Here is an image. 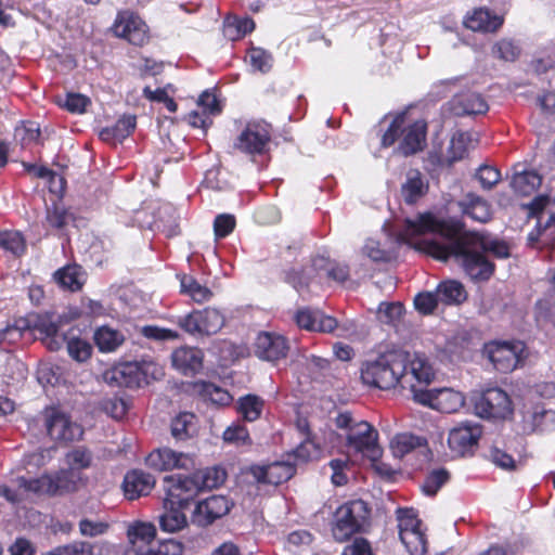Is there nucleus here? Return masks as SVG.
<instances>
[{
	"label": "nucleus",
	"mask_w": 555,
	"mask_h": 555,
	"mask_svg": "<svg viewBox=\"0 0 555 555\" xmlns=\"http://www.w3.org/2000/svg\"><path fill=\"white\" fill-rule=\"evenodd\" d=\"M436 236L443 242L438 238L424 242L430 256L443 261L451 256L461 259L465 272L473 280H488L493 274L494 266L487 259L486 253H492L498 258L509 256L506 243L477 232L459 234L455 225L441 220L439 228H436Z\"/></svg>",
	"instance_id": "nucleus-1"
},
{
	"label": "nucleus",
	"mask_w": 555,
	"mask_h": 555,
	"mask_svg": "<svg viewBox=\"0 0 555 555\" xmlns=\"http://www.w3.org/2000/svg\"><path fill=\"white\" fill-rule=\"evenodd\" d=\"M436 228H439V220L430 214L420 215L415 219H406L403 228L398 232L395 241L382 245L379 241L367 238L362 253L373 261H389L392 257L395 246L399 243L408 244L417 250L428 255L425 249V241H436Z\"/></svg>",
	"instance_id": "nucleus-2"
},
{
	"label": "nucleus",
	"mask_w": 555,
	"mask_h": 555,
	"mask_svg": "<svg viewBox=\"0 0 555 555\" xmlns=\"http://www.w3.org/2000/svg\"><path fill=\"white\" fill-rule=\"evenodd\" d=\"M73 474L69 472L46 473L36 478L18 476L14 479L15 489L0 487V495L12 503L40 496H61L74 492Z\"/></svg>",
	"instance_id": "nucleus-3"
},
{
	"label": "nucleus",
	"mask_w": 555,
	"mask_h": 555,
	"mask_svg": "<svg viewBox=\"0 0 555 555\" xmlns=\"http://www.w3.org/2000/svg\"><path fill=\"white\" fill-rule=\"evenodd\" d=\"M335 424L346 439V446L354 453L367 457L371 462L379 460L382 449L378 446V433L366 421L358 420L349 412L339 413Z\"/></svg>",
	"instance_id": "nucleus-4"
},
{
	"label": "nucleus",
	"mask_w": 555,
	"mask_h": 555,
	"mask_svg": "<svg viewBox=\"0 0 555 555\" xmlns=\"http://www.w3.org/2000/svg\"><path fill=\"white\" fill-rule=\"evenodd\" d=\"M404 350L391 349L361 366L362 382L372 387L388 390L399 385V374L403 372Z\"/></svg>",
	"instance_id": "nucleus-5"
},
{
	"label": "nucleus",
	"mask_w": 555,
	"mask_h": 555,
	"mask_svg": "<svg viewBox=\"0 0 555 555\" xmlns=\"http://www.w3.org/2000/svg\"><path fill=\"white\" fill-rule=\"evenodd\" d=\"M427 125L424 120L406 121V113L397 114L390 122L388 129L382 137L384 147L391 146L402 135V141L398 146L399 153L404 156L415 154L422 151L426 142Z\"/></svg>",
	"instance_id": "nucleus-6"
},
{
	"label": "nucleus",
	"mask_w": 555,
	"mask_h": 555,
	"mask_svg": "<svg viewBox=\"0 0 555 555\" xmlns=\"http://www.w3.org/2000/svg\"><path fill=\"white\" fill-rule=\"evenodd\" d=\"M164 376V370L153 361L124 362L103 373L106 384L116 387L139 388Z\"/></svg>",
	"instance_id": "nucleus-7"
},
{
	"label": "nucleus",
	"mask_w": 555,
	"mask_h": 555,
	"mask_svg": "<svg viewBox=\"0 0 555 555\" xmlns=\"http://www.w3.org/2000/svg\"><path fill=\"white\" fill-rule=\"evenodd\" d=\"M370 509L362 500L349 501L340 505L333 517L332 534L338 542L361 532L369 524Z\"/></svg>",
	"instance_id": "nucleus-8"
},
{
	"label": "nucleus",
	"mask_w": 555,
	"mask_h": 555,
	"mask_svg": "<svg viewBox=\"0 0 555 555\" xmlns=\"http://www.w3.org/2000/svg\"><path fill=\"white\" fill-rule=\"evenodd\" d=\"M36 328L43 335L42 341L48 349L59 350L66 341L68 354L75 361L85 362L91 357L92 347L87 340L61 334L59 324L51 318H40L36 323Z\"/></svg>",
	"instance_id": "nucleus-9"
},
{
	"label": "nucleus",
	"mask_w": 555,
	"mask_h": 555,
	"mask_svg": "<svg viewBox=\"0 0 555 555\" xmlns=\"http://www.w3.org/2000/svg\"><path fill=\"white\" fill-rule=\"evenodd\" d=\"M434 376L433 366L425 356L404 350L403 372L399 374V385L411 391L414 401L418 391L427 390L426 387L433 382Z\"/></svg>",
	"instance_id": "nucleus-10"
},
{
	"label": "nucleus",
	"mask_w": 555,
	"mask_h": 555,
	"mask_svg": "<svg viewBox=\"0 0 555 555\" xmlns=\"http://www.w3.org/2000/svg\"><path fill=\"white\" fill-rule=\"evenodd\" d=\"M485 354L495 370L509 373L524 361L526 347L519 340H493L485 345Z\"/></svg>",
	"instance_id": "nucleus-11"
},
{
	"label": "nucleus",
	"mask_w": 555,
	"mask_h": 555,
	"mask_svg": "<svg viewBox=\"0 0 555 555\" xmlns=\"http://www.w3.org/2000/svg\"><path fill=\"white\" fill-rule=\"evenodd\" d=\"M43 423L49 437L56 442H74L82 439L83 427L59 408H46Z\"/></svg>",
	"instance_id": "nucleus-12"
},
{
	"label": "nucleus",
	"mask_w": 555,
	"mask_h": 555,
	"mask_svg": "<svg viewBox=\"0 0 555 555\" xmlns=\"http://www.w3.org/2000/svg\"><path fill=\"white\" fill-rule=\"evenodd\" d=\"M271 129L264 121H250L236 137L233 147L247 155H262L270 145Z\"/></svg>",
	"instance_id": "nucleus-13"
},
{
	"label": "nucleus",
	"mask_w": 555,
	"mask_h": 555,
	"mask_svg": "<svg viewBox=\"0 0 555 555\" xmlns=\"http://www.w3.org/2000/svg\"><path fill=\"white\" fill-rule=\"evenodd\" d=\"M225 323L224 315L215 308L194 310L179 318L178 324L186 333L199 336L217 334Z\"/></svg>",
	"instance_id": "nucleus-14"
},
{
	"label": "nucleus",
	"mask_w": 555,
	"mask_h": 555,
	"mask_svg": "<svg viewBox=\"0 0 555 555\" xmlns=\"http://www.w3.org/2000/svg\"><path fill=\"white\" fill-rule=\"evenodd\" d=\"M112 30L134 46H143L149 40V27L134 12L124 10L117 13Z\"/></svg>",
	"instance_id": "nucleus-15"
},
{
	"label": "nucleus",
	"mask_w": 555,
	"mask_h": 555,
	"mask_svg": "<svg viewBox=\"0 0 555 555\" xmlns=\"http://www.w3.org/2000/svg\"><path fill=\"white\" fill-rule=\"evenodd\" d=\"M415 402L442 413H454L464 405L465 397L452 388L427 389L417 392Z\"/></svg>",
	"instance_id": "nucleus-16"
},
{
	"label": "nucleus",
	"mask_w": 555,
	"mask_h": 555,
	"mask_svg": "<svg viewBox=\"0 0 555 555\" xmlns=\"http://www.w3.org/2000/svg\"><path fill=\"white\" fill-rule=\"evenodd\" d=\"M481 427L472 422H464L453 427L448 436V444L456 456L472 454L481 437Z\"/></svg>",
	"instance_id": "nucleus-17"
},
{
	"label": "nucleus",
	"mask_w": 555,
	"mask_h": 555,
	"mask_svg": "<svg viewBox=\"0 0 555 555\" xmlns=\"http://www.w3.org/2000/svg\"><path fill=\"white\" fill-rule=\"evenodd\" d=\"M167 504L186 507L201 490L194 474L190 476H170L165 478Z\"/></svg>",
	"instance_id": "nucleus-18"
},
{
	"label": "nucleus",
	"mask_w": 555,
	"mask_h": 555,
	"mask_svg": "<svg viewBox=\"0 0 555 555\" xmlns=\"http://www.w3.org/2000/svg\"><path fill=\"white\" fill-rule=\"evenodd\" d=\"M145 463L150 468L157 472L190 469L195 465L193 455L170 448H159L152 451L146 456Z\"/></svg>",
	"instance_id": "nucleus-19"
},
{
	"label": "nucleus",
	"mask_w": 555,
	"mask_h": 555,
	"mask_svg": "<svg viewBox=\"0 0 555 555\" xmlns=\"http://www.w3.org/2000/svg\"><path fill=\"white\" fill-rule=\"evenodd\" d=\"M521 429L525 434L546 430L555 424V411L547 410L540 402L527 400L520 411Z\"/></svg>",
	"instance_id": "nucleus-20"
},
{
	"label": "nucleus",
	"mask_w": 555,
	"mask_h": 555,
	"mask_svg": "<svg viewBox=\"0 0 555 555\" xmlns=\"http://www.w3.org/2000/svg\"><path fill=\"white\" fill-rule=\"evenodd\" d=\"M475 409L482 417L504 418L512 412V401L504 390L490 388L478 398Z\"/></svg>",
	"instance_id": "nucleus-21"
},
{
	"label": "nucleus",
	"mask_w": 555,
	"mask_h": 555,
	"mask_svg": "<svg viewBox=\"0 0 555 555\" xmlns=\"http://www.w3.org/2000/svg\"><path fill=\"white\" fill-rule=\"evenodd\" d=\"M295 472V465L289 461H276L267 465H254L249 468V473L257 483L271 486L287 481Z\"/></svg>",
	"instance_id": "nucleus-22"
},
{
	"label": "nucleus",
	"mask_w": 555,
	"mask_h": 555,
	"mask_svg": "<svg viewBox=\"0 0 555 555\" xmlns=\"http://www.w3.org/2000/svg\"><path fill=\"white\" fill-rule=\"evenodd\" d=\"M289 350L286 338L278 333H259L255 344L256 356L269 362H276L286 358Z\"/></svg>",
	"instance_id": "nucleus-23"
},
{
	"label": "nucleus",
	"mask_w": 555,
	"mask_h": 555,
	"mask_svg": "<svg viewBox=\"0 0 555 555\" xmlns=\"http://www.w3.org/2000/svg\"><path fill=\"white\" fill-rule=\"evenodd\" d=\"M230 502L225 496L211 495L196 504L192 514V522L198 526H207L228 514Z\"/></svg>",
	"instance_id": "nucleus-24"
},
{
	"label": "nucleus",
	"mask_w": 555,
	"mask_h": 555,
	"mask_svg": "<svg viewBox=\"0 0 555 555\" xmlns=\"http://www.w3.org/2000/svg\"><path fill=\"white\" fill-rule=\"evenodd\" d=\"M294 320L299 328L309 332L332 333L338 326L336 319L324 314L319 309H298L294 315Z\"/></svg>",
	"instance_id": "nucleus-25"
},
{
	"label": "nucleus",
	"mask_w": 555,
	"mask_h": 555,
	"mask_svg": "<svg viewBox=\"0 0 555 555\" xmlns=\"http://www.w3.org/2000/svg\"><path fill=\"white\" fill-rule=\"evenodd\" d=\"M67 468L59 469L57 472H69L73 474L74 492L85 483L81 470L88 469L93 463V453L88 448L80 446L72 449L65 455Z\"/></svg>",
	"instance_id": "nucleus-26"
},
{
	"label": "nucleus",
	"mask_w": 555,
	"mask_h": 555,
	"mask_svg": "<svg viewBox=\"0 0 555 555\" xmlns=\"http://www.w3.org/2000/svg\"><path fill=\"white\" fill-rule=\"evenodd\" d=\"M333 261L323 256H318L312 259V263L310 268H306L304 270H291L286 273V282L293 285L295 289L298 292L302 291L305 287L309 285V280L311 279V273L314 272L315 275L320 279L326 278L328 273V269H331Z\"/></svg>",
	"instance_id": "nucleus-27"
},
{
	"label": "nucleus",
	"mask_w": 555,
	"mask_h": 555,
	"mask_svg": "<svg viewBox=\"0 0 555 555\" xmlns=\"http://www.w3.org/2000/svg\"><path fill=\"white\" fill-rule=\"evenodd\" d=\"M204 352L196 347L183 346L171 353L172 366L183 375H194L203 367Z\"/></svg>",
	"instance_id": "nucleus-28"
},
{
	"label": "nucleus",
	"mask_w": 555,
	"mask_h": 555,
	"mask_svg": "<svg viewBox=\"0 0 555 555\" xmlns=\"http://www.w3.org/2000/svg\"><path fill=\"white\" fill-rule=\"evenodd\" d=\"M125 495L129 500H135L141 495H147L155 486V478L143 470L133 469L124 479Z\"/></svg>",
	"instance_id": "nucleus-29"
},
{
	"label": "nucleus",
	"mask_w": 555,
	"mask_h": 555,
	"mask_svg": "<svg viewBox=\"0 0 555 555\" xmlns=\"http://www.w3.org/2000/svg\"><path fill=\"white\" fill-rule=\"evenodd\" d=\"M503 16L480 8L467 14L464 25L473 31L494 33L503 25Z\"/></svg>",
	"instance_id": "nucleus-30"
},
{
	"label": "nucleus",
	"mask_w": 555,
	"mask_h": 555,
	"mask_svg": "<svg viewBox=\"0 0 555 555\" xmlns=\"http://www.w3.org/2000/svg\"><path fill=\"white\" fill-rule=\"evenodd\" d=\"M488 108L486 100L475 92L457 94L450 102V109L456 116L485 114Z\"/></svg>",
	"instance_id": "nucleus-31"
},
{
	"label": "nucleus",
	"mask_w": 555,
	"mask_h": 555,
	"mask_svg": "<svg viewBox=\"0 0 555 555\" xmlns=\"http://www.w3.org/2000/svg\"><path fill=\"white\" fill-rule=\"evenodd\" d=\"M529 209L537 217L539 235H544L555 223V198L538 196L530 203Z\"/></svg>",
	"instance_id": "nucleus-32"
},
{
	"label": "nucleus",
	"mask_w": 555,
	"mask_h": 555,
	"mask_svg": "<svg viewBox=\"0 0 555 555\" xmlns=\"http://www.w3.org/2000/svg\"><path fill=\"white\" fill-rule=\"evenodd\" d=\"M459 207L463 215L475 221L485 223L491 218V208L488 202L474 193H467L459 202Z\"/></svg>",
	"instance_id": "nucleus-33"
},
{
	"label": "nucleus",
	"mask_w": 555,
	"mask_h": 555,
	"mask_svg": "<svg viewBox=\"0 0 555 555\" xmlns=\"http://www.w3.org/2000/svg\"><path fill=\"white\" fill-rule=\"evenodd\" d=\"M439 301L447 306H457L467 299L464 285L455 280L442 281L436 287Z\"/></svg>",
	"instance_id": "nucleus-34"
},
{
	"label": "nucleus",
	"mask_w": 555,
	"mask_h": 555,
	"mask_svg": "<svg viewBox=\"0 0 555 555\" xmlns=\"http://www.w3.org/2000/svg\"><path fill=\"white\" fill-rule=\"evenodd\" d=\"M137 117L134 115L121 116L113 127L105 128L100 132L103 141L121 142L135 129Z\"/></svg>",
	"instance_id": "nucleus-35"
},
{
	"label": "nucleus",
	"mask_w": 555,
	"mask_h": 555,
	"mask_svg": "<svg viewBox=\"0 0 555 555\" xmlns=\"http://www.w3.org/2000/svg\"><path fill=\"white\" fill-rule=\"evenodd\" d=\"M184 507H179L177 504H167L164 501V513L159 516V526L166 532H176L183 529L186 524V516L182 512Z\"/></svg>",
	"instance_id": "nucleus-36"
},
{
	"label": "nucleus",
	"mask_w": 555,
	"mask_h": 555,
	"mask_svg": "<svg viewBox=\"0 0 555 555\" xmlns=\"http://www.w3.org/2000/svg\"><path fill=\"white\" fill-rule=\"evenodd\" d=\"M194 390L205 401H209L218 406L229 405L233 398L230 392L216 384L209 382H197L194 384Z\"/></svg>",
	"instance_id": "nucleus-37"
},
{
	"label": "nucleus",
	"mask_w": 555,
	"mask_h": 555,
	"mask_svg": "<svg viewBox=\"0 0 555 555\" xmlns=\"http://www.w3.org/2000/svg\"><path fill=\"white\" fill-rule=\"evenodd\" d=\"M425 447V438L408 433L396 435L390 442L391 451L397 457H403L415 449Z\"/></svg>",
	"instance_id": "nucleus-38"
},
{
	"label": "nucleus",
	"mask_w": 555,
	"mask_h": 555,
	"mask_svg": "<svg viewBox=\"0 0 555 555\" xmlns=\"http://www.w3.org/2000/svg\"><path fill=\"white\" fill-rule=\"evenodd\" d=\"M264 401L257 395L248 393L238 398L236 411L247 422L257 421L262 413Z\"/></svg>",
	"instance_id": "nucleus-39"
},
{
	"label": "nucleus",
	"mask_w": 555,
	"mask_h": 555,
	"mask_svg": "<svg viewBox=\"0 0 555 555\" xmlns=\"http://www.w3.org/2000/svg\"><path fill=\"white\" fill-rule=\"evenodd\" d=\"M94 341L103 352L115 351L125 341V335L109 326H101L94 333Z\"/></svg>",
	"instance_id": "nucleus-40"
},
{
	"label": "nucleus",
	"mask_w": 555,
	"mask_h": 555,
	"mask_svg": "<svg viewBox=\"0 0 555 555\" xmlns=\"http://www.w3.org/2000/svg\"><path fill=\"white\" fill-rule=\"evenodd\" d=\"M181 293L191 297L195 302L203 304L212 298V292L199 284L193 276L183 274L180 278Z\"/></svg>",
	"instance_id": "nucleus-41"
},
{
	"label": "nucleus",
	"mask_w": 555,
	"mask_h": 555,
	"mask_svg": "<svg viewBox=\"0 0 555 555\" xmlns=\"http://www.w3.org/2000/svg\"><path fill=\"white\" fill-rule=\"evenodd\" d=\"M54 279L63 288L72 292L80 289L85 283L83 273L77 266H67L57 270Z\"/></svg>",
	"instance_id": "nucleus-42"
},
{
	"label": "nucleus",
	"mask_w": 555,
	"mask_h": 555,
	"mask_svg": "<svg viewBox=\"0 0 555 555\" xmlns=\"http://www.w3.org/2000/svg\"><path fill=\"white\" fill-rule=\"evenodd\" d=\"M196 430V416L190 412L179 413L171 421V435L176 440H185Z\"/></svg>",
	"instance_id": "nucleus-43"
},
{
	"label": "nucleus",
	"mask_w": 555,
	"mask_h": 555,
	"mask_svg": "<svg viewBox=\"0 0 555 555\" xmlns=\"http://www.w3.org/2000/svg\"><path fill=\"white\" fill-rule=\"evenodd\" d=\"M541 184V177L532 170L516 172L511 185L516 193L522 196L530 195Z\"/></svg>",
	"instance_id": "nucleus-44"
},
{
	"label": "nucleus",
	"mask_w": 555,
	"mask_h": 555,
	"mask_svg": "<svg viewBox=\"0 0 555 555\" xmlns=\"http://www.w3.org/2000/svg\"><path fill=\"white\" fill-rule=\"evenodd\" d=\"M473 142L469 132L456 131L451 140L447 152V159L450 164L461 160L467 154L468 147Z\"/></svg>",
	"instance_id": "nucleus-45"
},
{
	"label": "nucleus",
	"mask_w": 555,
	"mask_h": 555,
	"mask_svg": "<svg viewBox=\"0 0 555 555\" xmlns=\"http://www.w3.org/2000/svg\"><path fill=\"white\" fill-rule=\"evenodd\" d=\"M402 196L409 204L414 203L425 192V184L418 170H410L406 175V181L402 185Z\"/></svg>",
	"instance_id": "nucleus-46"
},
{
	"label": "nucleus",
	"mask_w": 555,
	"mask_h": 555,
	"mask_svg": "<svg viewBox=\"0 0 555 555\" xmlns=\"http://www.w3.org/2000/svg\"><path fill=\"white\" fill-rule=\"evenodd\" d=\"M399 538L411 555H424L426 553L427 541L422 528L405 531Z\"/></svg>",
	"instance_id": "nucleus-47"
},
{
	"label": "nucleus",
	"mask_w": 555,
	"mask_h": 555,
	"mask_svg": "<svg viewBox=\"0 0 555 555\" xmlns=\"http://www.w3.org/2000/svg\"><path fill=\"white\" fill-rule=\"evenodd\" d=\"M255 23L249 17H228L224 24V34L231 40H236L246 34L253 31Z\"/></svg>",
	"instance_id": "nucleus-48"
},
{
	"label": "nucleus",
	"mask_w": 555,
	"mask_h": 555,
	"mask_svg": "<svg viewBox=\"0 0 555 555\" xmlns=\"http://www.w3.org/2000/svg\"><path fill=\"white\" fill-rule=\"evenodd\" d=\"M156 529L150 522H135L128 529L129 545L155 542Z\"/></svg>",
	"instance_id": "nucleus-49"
},
{
	"label": "nucleus",
	"mask_w": 555,
	"mask_h": 555,
	"mask_svg": "<svg viewBox=\"0 0 555 555\" xmlns=\"http://www.w3.org/2000/svg\"><path fill=\"white\" fill-rule=\"evenodd\" d=\"M193 474L199 483L201 490L217 488L225 480V472L219 467H209L196 470Z\"/></svg>",
	"instance_id": "nucleus-50"
},
{
	"label": "nucleus",
	"mask_w": 555,
	"mask_h": 555,
	"mask_svg": "<svg viewBox=\"0 0 555 555\" xmlns=\"http://www.w3.org/2000/svg\"><path fill=\"white\" fill-rule=\"evenodd\" d=\"M247 57L253 69L262 74L270 72L273 66V56L261 48H251Z\"/></svg>",
	"instance_id": "nucleus-51"
},
{
	"label": "nucleus",
	"mask_w": 555,
	"mask_h": 555,
	"mask_svg": "<svg viewBox=\"0 0 555 555\" xmlns=\"http://www.w3.org/2000/svg\"><path fill=\"white\" fill-rule=\"evenodd\" d=\"M70 214L60 203H53L47 207L46 222L49 227L54 229H63L69 221Z\"/></svg>",
	"instance_id": "nucleus-52"
},
{
	"label": "nucleus",
	"mask_w": 555,
	"mask_h": 555,
	"mask_svg": "<svg viewBox=\"0 0 555 555\" xmlns=\"http://www.w3.org/2000/svg\"><path fill=\"white\" fill-rule=\"evenodd\" d=\"M40 135V129L34 121L22 122L14 130V140L20 142L22 146H27L37 142Z\"/></svg>",
	"instance_id": "nucleus-53"
},
{
	"label": "nucleus",
	"mask_w": 555,
	"mask_h": 555,
	"mask_svg": "<svg viewBox=\"0 0 555 555\" xmlns=\"http://www.w3.org/2000/svg\"><path fill=\"white\" fill-rule=\"evenodd\" d=\"M0 247L14 255H21L25 249L24 238L16 231L0 232Z\"/></svg>",
	"instance_id": "nucleus-54"
},
{
	"label": "nucleus",
	"mask_w": 555,
	"mask_h": 555,
	"mask_svg": "<svg viewBox=\"0 0 555 555\" xmlns=\"http://www.w3.org/2000/svg\"><path fill=\"white\" fill-rule=\"evenodd\" d=\"M404 313V307L400 302H383L378 307V319L383 323L396 324Z\"/></svg>",
	"instance_id": "nucleus-55"
},
{
	"label": "nucleus",
	"mask_w": 555,
	"mask_h": 555,
	"mask_svg": "<svg viewBox=\"0 0 555 555\" xmlns=\"http://www.w3.org/2000/svg\"><path fill=\"white\" fill-rule=\"evenodd\" d=\"M449 478V472L444 468L433 470L424 481V492L428 495H435Z\"/></svg>",
	"instance_id": "nucleus-56"
},
{
	"label": "nucleus",
	"mask_w": 555,
	"mask_h": 555,
	"mask_svg": "<svg viewBox=\"0 0 555 555\" xmlns=\"http://www.w3.org/2000/svg\"><path fill=\"white\" fill-rule=\"evenodd\" d=\"M397 520L399 535L405 531H412L421 528V520L412 508H399L397 511Z\"/></svg>",
	"instance_id": "nucleus-57"
},
{
	"label": "nucleus",
	"mask_w": 555,
	"mask_h": 555,
	"mask_svg": "<svg viewBox=\"0 0 555 555\" xmlns=\"http://www.w3.org/2000/svg\"><path fill=\"white\" fill-rule=\"evenodd\" d=\"M439 304L436 291L420 293L414 298V307L422 314H431Z\"/></svg>",
	"instance_id": "nucleus-58"
},
{
	"label": "nucleus",
	"mask_w": 555,
	"mask_h": 555,
	"mask_svg": "<svg viewBox=\"0 0 555 555\" xmlns=\"http://www.w3.org/2000/svg\"><path fill=\"white\" fill-rule=\"evenodd\" d=\"M28 327L26 320H17L14 324L8 325L0 331V343H7L9 345L16 344Z\"/></svg>",
	"instance_id": "nucleus-59"
},
{
	"label": "nucleus",
	"mask_w": 555,
	"mask_h": 555,
	"mask_svg": "<svg viewBox=\"0 0 555 555\" xmlns=\"http://www.w3.org/2000/svg\"><path fill=\"white\" fill-rule=\"evenodd\" d=\"M223 440L235 446H245L250 443L248 430L245 426L236 424L228 427L223 431Z\"/></svg>",
	"instance_id": "nucleus-60"
},
{
	"label": "nucleus",
	"mask_w": 555,
	"mask_h": 555,
	"mask_svg": "<svg viewBox=\"0 0 555 555\" xmlns=\"http://www.w3.org/2000/svg\"><path fill=\"white\" fill-rule=\"evenodd\" d=\"M493 54L504 61H515L520 53L519 48L511 40L502 39L498 41L493 49Z\"/></svg>",
	"instance_id": "nucleus-61"
},
{
	"label": "nucleus",
	"mask_w": 555,
	"mask_h": 555,
	"mask_svg": "<svg viewBox=\"0 0 555 555\" xmlns=\"http://www.w3.org/2000/svg\"><path fill=\"white\" fill-rule=\"evenodd\" d=\"M140 332L144 337L159 341L175 340L179 338L178 332L156 325H145Z\"/></svg>",
	"instance_id": "nucleus-62"
},
{
	"label": "nucleus",
	"mask_w": 555,
	"mask_h": 555,
	"mask_svg": "<svg viewBox=\"0 0 555 555\" xmlns=\"http://www.w3.org/2000/svg\"><path fill=\"white\" fill-rule=\"evenodd\" d=\"M475 177L483 189L490 190L500 181L501 173L491 166L482 165L478 168Z\"/></svg>",
	"instance_id": "nucleus-63"
},
{
	"label": "nucleus",
	"mask_w": 555,
	"mask_h": 555,
	"mask_svg": "<svg viewBox=\"0 0 555 555\" xmlns=\"http://www.w3.org/2000/svg\"><path fill=\"white\" fill-rule=\"evenodd\" d=\"M108 530V524L101 520H91L88 518L79 521V531L85 537H99Z\"/></svg>",
	"instance_id": "nucleus-64"
}]
</instances>
